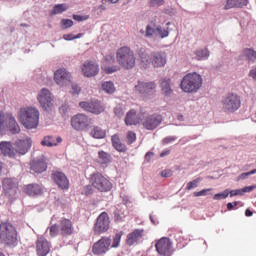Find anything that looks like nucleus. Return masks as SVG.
Masks as SVG:
<instances>
[{
	"instance_id": "1",
	"label": "nucleus",
	"mask_w": 256,
	"mask_h": 256,
	"mask_svg": "<svg viewBox=\"0 0 256 256\" xmlns=\"http://www.w3.org/2000/svg\"><path fill=\"white\" fill-rule=\"evenodd\" d=\"M139 65L141 69H148L149 65L154 67H165L167 65V54L165 52L154 51L147 54V50L138 51Z\"/></svg>"
},
{
	"instance_id": "2",
	"label": "nucleus",
	"mask_w": 256,
	"mask_h": 256,
	"mask_svg": "<svg viewBox=\"0 0 256 256\" xmlns=\"http://www.w3.org/2000/svg\"><path fill=\"white\" fill-rule=\"evenodd\" d=\"M18 121L26 129L39 127V110L33 107L21 108L18 112Z\"/></svg>"
},
{
	"instance_id": "3",
	"label": "nucleus",
	"mask_w": 256,
	"mask_h": 256,
	"mask_svg": "<svg viewBox=\"0 0 256 256\" xmlns=\"http://www.w3.org/2000/svg\"><path fill=\"white\" fill-rule=\"evenodd\" d=\"M203 85V78L201 75L194 73L186 74L180 84V87L184 93H197Z\"/></svg>"
},
{
	"instance_id": "4",
	"label": "nucleus",
	"mask_w": 256,
	"mask_h": 256,
	"mask_svg": "<svg viewBox=\"0 0 256 256\" xmlns=\"http://www.w3.org/2000/svg\"><path fill=\"white\" fill-rule=\"evenodd\" d=\"M116 59L122 69H133L135 67V52L127 46H123L117 50Z\"/></svg>"
},
{
	"instance_id": "5",
	"label": "nucleus",
	"mask_w": 256,
	"mask_h": 256,
	"mask_svg": "<svg viewBox=\"0 0 256 256\" xmlns=\"http://www.w3.org/2000/svg\"><path fill=\"white\" fill-rule=\"evenodd\" d=\"M0 241L4 245H17V230L8 221L0 224Z\"/></svg>"
},
{
	"instance_id": "6",
	"label": "nucleus",
	"mask_w": 256,
	"mask_h": 256,
	"mask_svg": "<svg viewBox=\"0 0 256 256\" xmlns=\"http://www.w3.org/2000/svg\"><path fill=\"white\" fill-rule=\"evenodd\" d=\"M90 183L100 193H107L113 189V183L99 172L91 174Z\"/></svg>"
},
{
	"instance_id": "7",
	"label": "nucleus",
	"mask_w": 256,
	"mask_h": 256,
	"mask_svg": "<svg viewBox=\"0 0 256 256\" xmlns=\"http://www.w3.org/2000/svg\"><path fill=\"white\" fill-rule=\"evenodd\" d=\"M221 107L224 113H235L241 107V97L235 93H228L222 98Z\"/></svg>"
},
{
	"instance_id": "8",
	"label": "nucleus",
	"mask_w": 256,
	"mask_h": 256,
	"mask_svg": "<svg viewBox=\"0 0 256 256\" xmlns=\"http://www.w3.org/2000/svg\"><path fill=\"white\" fill-rule=\"evenodd\" d=\"M7 128L13 135H17V133L21 132V128L17 120H15V117H13V114L5 115L3 111H0V133Z\"/></svg>"
},
{
	"instance_id": "9",
	"label": "nucleus",
	"mask_w": 256,
	"mask_h": 256,
	"mask_svg": "<svg viewBox=\"0 0 256 256\" xmlns=\"http://www.w3.org/2000/svg\"><path fill=\"white\" fill-rule=\"evenodd\" d=\"M92 120L85 114H76L71 118V127L75 131H87L91 127Z\"/></svg>"
},
{
	"instance_id": "10",
	"label": "nucleus",
	"mask_w": 256,
	"mask_h": 256,
	"mask_svg": "<svg viewBox=\"0 0 256 256\" xmlns=\"http://www.w3.org/2000/svg\"><path fill=\"white\" fill-rule=\"evenodd\" d=\"M111 241V237L102 236L92 246L93 255H105V253H107L111 248Z\"/></svg>"
},
{
	"instance_id": "11",
	"label": "nucleus",
	"mask_w": 256,
	"mask_h": 256,
	"mask_svg": "<svg viewBox=\"0 0 256 256\" xmlns=\"http://www.w3.org/2000/svg\"><path fill=\"white\" fill-rule=\"evenodd\" d=\"M110 225L111 220H109V214H107V212H102L96 219V223L93 228L94 233H97L98 235L107 233V231H109Z\"/></svg>"
},
{
	"instance_id": "12",
	"label": "nucleus",
	"mask_w": 256,
	"mask_h": 256,
	"mask_svg": "<svg viewBox=\"0 0 256 256\" xmlns=\"http://www.w3.org/2000/svg\"><path fill=\"white\" fill-rule=\"evenodd\" d=\"M155 249L158 255L171 256L173 254V243L171 239L163 237L156 241Z\"/></svg>"
},
{
	"instance_id": "13",
	"label": "nucleus",
	"mask_w": 256,
	"mask_h": 256,
	"mask_svg": "<svg viewBox=\"0 0 256 256\" xmlns=\"http://www.w3.org/2000/svg\"><path fill=\"white\" fill-rule=\"evenodd\" d=\"M14 153L15 155H27L33 147V140L31 137H25L24 139H18L14 143Z\"/></svg>"
},
{
	"instance_id": "14",
	"label": "nucleus",
	"mask_w": 256,
	"mask_h": 256,
	"mask_svg": "<svg viewBox=\"0 0 256 256\" xmlns=\"http://www.w3.org/2000/svg\"><path fill=\"white\" fill-rule=\"evenodd\" d=\"M38 103L44 109V111H49L53 107V94L49 89L42 88L37 95Z\"/></svg>"
},
{
	"instance_id": "15",
	"label": "nucleus",
	"mask_w": 256,
	"mask_h": 256,
	"mask_svg": "<svg viewBox=\"0 0 256 256\" xmlns=\"http://www.w3.org/2000/svg\"><path fill=\"white\" fill-rule=\"evenodd\" d=\"M157 89V84L155 82H143L138 81L135 86V92L142 97H148V95H153Z\"/></svg>"
},
{
	"instance_id": "16",
	"label": "nucleus",
	"mask_w": 256,
	"mask_h": 256,
	"mask_svg": "<svg viewBox=\"0 0 256 256\" xmlns=\"http://www.w3.org/2000/svg\"><path fill=\"white\" fill-rule=\"evenodd\" d=\"M101 69L106 75H111L112 73H117L121 68L118 65H115V57L113 54H108L102 61Z\"/></svg>"
},
{
	"instance_id": "17",
	"label": "nucleus",
	"mask_w": 256,
	"mask_h": 256,
	"mask_svg": "<svg viewBox=\"0 0 256 256\" xmlns=\"http://www.w3.org/2000/svg\"><path fill=\"white\" fill-rule=\"evenodd\" d=\"M161 123H163V116L160 114H152L144 119L142 125L147 131H153L157 129Z\"/></svg>"
},
{
	"instance_id": "18",
	"label": "nucleus",
	"mask_w": 256,
	"mask_h": 256,
	"mask_svg": "<svg viewBox=\"0 0 256 256\" xmlns=\"http://www.w3.org/2000/svg\"><path fill=\"white\" fill-rule=\"evenodd\" d=\"M79 106L81 107V109H84V111H88L89 113H93L94 115H100V113H103V111H105V105H103V103L98 100L93 102H80Z\"/></svg>"
},
{
	"instance_id": "19",
	"label": "nucleus",
	"mask_w": 256,
	"mask_h": 256,
	"mask_svg": "<svg viewBox=\"0 0 256 256\" xmlns=\"http://www.w3.org/2000/svg\"><path fill=\"white\" fill-rule=\"evenodd\" d=\"M54 81L60 87H64L65 84L71 83V73L67 72V69L60 68L54 73Z\"/></svg>"
},
{
	"instance_id": "20",
	"label": "nucleus",
	"mask_w": 256,
	"mask_h": 256,
	"mask_svg": "<svg viewBox=\"0 0 256 256\" xmlns=\"http://www.w3.org/2000/svg\"><path fill=\"white\" fill-rule=\"evenodd\" d=\"M81 69L84 77H95L99 75V64H97V62L86 61Z\"/></svg>"
},
{
	"instance_id": "21",
	"label": "nucleus",
	"mask_w": 256,
	"mask_h": 256,
	"mask_svg": "<svg viewBox=\"0 0 256 256\" xmlns=\"http://www.w3.org/2000/svg\"><path fill=\"white\" fill-rule=\"evenodd\" d=\"M51 251L49 241L44 237H39L36 241V253L38 256H47Z\"/></svg>"
},
{
	"instance_id": "22",
	"label": "nucleus",
	"mask_w": 256,
	"mask_h": 256,
	"mask_svg": "<svg viewBox=\"0 0 256 256\" xmlns=\"http://www.w3.org/2000/svg\"><path fill=\"white\" fill-rule=\"evenodd\" d=\"M53 181L56 183V185L59 187V189L67 190L69 189V179L63 172H54L52 173Z\"/></svg>"
},
{
	"instance_id": "23",
	"label": "nucleus",
	"mask_w": 256,
	"mask_h": 256,
	"mask_svg": "<svg viewBox=\"0 0 256 256\" xmlns=\"http://www.w3.org/2000/svg\"><path fill=\"white\" fill-rule=\"evenodd\" d=\"M145 236V230L144 229H135L134 231L130 232L127 235L126 238V245H129L130 247L139 243L141 239Z\"/></svg>"
},
{
	"instance_id": "24",
	"label": "nucleus",
	"mask_w": 256,
	"mask_h": 256,
	"mask_svg": "<svg viewBox=\"0 0 256 256\" xmlns=\"http://www.w3.org/2000/svg\"><path fill=\"white\" fill-rule=\"evenodd\" d=\"M75 228H73V222L67 218L60 220V234L63 237H69L73 235Z\"/></svg>"
},
{
	"instance_id": "25",
	"label": "nucleus",
	"mask_w": 256,
	"mask_h": 256,
	"mask_svg": "<svg viewBox=\"0 0 256 256\" xmlns=\"http://www.w3.org/2000/svg\"><path fill=\"white\" fill-rule=\"evenodd\" d=\"M0 151L4 157H10L11 159H15V146L11 144V142L2 141L0 142Z\"/></svg>"
},
{
	"instance_id": "26",
	"label": "nucleus",
	"mask_w": 256,
	"mask_h": 256,
	"mask_svg": "<svg viewBox=\"0 0 256 256\" xmlns=\"http://www.w3.org/2000/svg\"><path fill=\"white\" fill-rule=\"evenodd\" d=\"M125 125H139L141 123V117L137 114V111L130 110L125 117Z\"/></svg>"
},
{
	"instance_id": "27",
	"label": "nucleus",
	"mask_w": 256,
	"mask_h": 256,
	"mask_svg": "<svg viewBox=\"0 0 256 256\" xmlns=\"http://www.w3.org/2000/svg\"><path fill=\"white\" fill-rule=\"evenodd\" d=\"M248 3V0H226L224 9L226 11H228V9H243V7H247Z\"/></svg>"
},
{
	"instance_id": "28",
	"label": "nucleus",
	"mask_w": 256,
	"mask_h": 256,
	"mask_svg": "<svg viewBox=\"0 0 256 256\" xmlns=\"http://www.w3.org/2000/svg\"><path fill=\"white\" fill-rule=\"evenodd\" d=\"M3 189L8 195H15L17 193V184L11 178H5L2 182Z\"/></svg>"
},
{
	"instance_id": "29",
	"label": "nucleus",
	"mask_w": 256,
	"mask_h": 256,
	"mask_svg": "<svg viewBox=\"0 0 256 256\" xmlns=\"http://www.w3.org/2000/svg\"><path fill=\"white\" fill-rule=\"evenodd\" d=\"M24 191L25 194L29 195L30 197H35L36 195H41L43 193L41 186L38 184H28L25 186Z\"/></svg>"
},
{
	"instance_id": "30",
	"label": "nucleus",
	"mask_w": 256,
	"mask_h": 256,
	"mask_svg": "<svg viewBox=\"0 0 256 256\" xmlns=\"http://www.w3.org/2000/svg\"><path fill=\"white\" fill-rule=\"evenodd\" d=\"M31 171L33 173H43L47 171V162H45V160L32 161Z\"/></svg>"
},
{
	"instance_id": "31",
	"label": "nucleus",
	"mask_w": 256,
	"mask_h": 256,
	"mask_svg": "<svg viewBox=\"0 0 256 256\" xmlns=\"http://www.w3.org/2000/svg\"><path fill=\"white\" fill-rule=\"evenodd\" d=\"M161 93L164 97H171L173 89H171V79H164L160 83Z\"/></svg>"
},
{
	"instance_id": "32",
	"label": "nucleus",
	"mask_w": 256,
	"mask_h": 256,
	"mask_svg": "<svg viewBox=\"0 0 256 256\" xmlns=\"http://www.w3.org/2000/svg\"><path fill=\"white\" fill-rule=\"evenodd\" d=\"M111 141L112 146L114 147V149H116V151H119V153H125V151H127V146H125V144L121 142V138L119 137V135L114 134L111 138Z\"/></svg>"
},
{
	"instance_id": "33",
	"label": "nucleus",
	"mask_w": 256,
	"mask_h": 256,
	"mask_svg": "<svg viewBox=\"0 0 256 256\" xmlns=\"http://www.w3.org/2000/svg\"><path fill=\"white\" fill-rule=\"evenodd\" d=\"M63 139L61 137H58L57 139L53 138L52 136H46L41 141V145L43 147H55L61 143Z\"/></svg>"
},
{
	"instance_id": "34",
	"label": "nucleus",
	"mask_w": 256,
	"mask_h": 256,
	"mask_svg": "<svg viewBox=\"0 0 256 256\" xmlns=\"http://www.w3.org/2000/svg\"><path fill=\"white\" fill-rule=\"evenodd\" d=\"M90 135L91 137H93L94 139H105L106 135H107V131L103 130L101 127L99 126H93V128L90 131Z\"/></svg>"
},
{
	"instance_id": "35",
	"label": "nucleus",
	"mask_w": 256,
	"mask_h": 256,
	"mask_svg": "<svg viewBox=\"0 0 256 256\" xmlns=\"http://www.w3.org/2000/svg\"><path fill=\"white\" fill-rule=\"evenodd\" d=\"M243 57H246L247 61H250L251 63H255L256 61V51L251 48H245L242 51Z\"/></svg>"
},
{
	"instance_id": "36",
	"label": "nucleus",
	"mask_w": 256,
	"mask_h": 256,
	"mask_svg": "<svg viewBox=\"0 0 256 256\" xmlns=\"http://www.w3.org/2000/svg\"><path fill=\"white\" fill-rule=\"evenodd\" d=\"M255 189V186H246L242 189H236L228 192L230 197H237V195H243V193H251Z\"/></svg>"
},
{
	"instance_id": "37",
	"label": "nucleus",
	"mask_w": 256,
	"mask_h": 256,
	"mask_svg": "<svg viewBox=\"0 0 256 256\" xmlns=\"http://www.w3.org/2000/svg\"><path fill=\"white\" fill-rule=\"evenodd\" d=\"M67 9H69V6H67V4L55 5L51 12V15H59L61 13H65V11H67Z\"/></svg>"
},
{
	"instance_id": "38",
	"label": "nucleus",
	"mask_w": 256,
	"mask_h": 256,
	"mask_svg": "<svg viewBox=\"0 0 256 256\" xmlns=\"http://www.w3.org/2000/svg\"><path fill=\"white\" fill-rule=\"evenodd\" d=\"M123 237V232L116 233L113 237V240L111 241L110 247L112 249H117L119 245H121V238Z\"/></svg>"
},
{
	"instance_id": "39",
	"label": "nucleus",
	"mask_w": 256,
	"mask_h": 256,
	"mask_svg": "<svg viewBox=\"0 0 256 256\" xmlns=\"http://www.w3.org/2000/svg\"><path fill=\"white\" fill-rule=\"evenodd\" d=\"M102 89L105 93L113 94L115 93V84L111 81H106L102 83Z\"/></svg>"
},
{
	"instance_id": "40",
	"label": "nucleus",
	"mask_w": 256,
	"mask_h": 256,
	"mask_svg": "<svg viewBox=\"0 0 256 256\" xmlns=\"http://www.w3.org/2000/svg\"><path fill=\"white\" fill-rule=\"evenodd\" d=\"M98 157L101 163H111V154L105 152V151H99L98 152Z\"/></svg>"
},
{
	"instance_id": "41",
	"label": "nucleus",
	"mask_w": 256,
	"mask_h": 256,
	"mask_svg": "<svg viewBox=\"0 0 256 256\" xmlns=\"http://www.w3.org/2000/svg\"><path fill=\"white\" fill-rule=\"evenodd\" d=\"M137 141V134L133 131H128L126 134V143L128 145H133Z\"/></svg>"
},
{
	"instance_id": "42",
	"label": "nucleus",
	"mask_w": 256,
	"mask_h": 256,
	"mask_svg": "<svg viewBox=\"0 0 256 256\" xmlns=\"http://www.w3.org/2000/svg\"><path fill=\"white\" fill-rule=\"evenodd\" d=\"M201 177L194 179L187 183L186 190L191 191V189H195L198 187L199 183H201Z\"/></svg>"
},
{
	"instance_id": "43",
	"label": "nucleus",
	"mask_w": 256,
	"mask_h": 256,
	"mask_svg": "<svg viewBox=\"0 0 256 256\" xmlns=\"http://www.w3.org/2000/svg\"><path fill=\"white\" fill-rule=\"evenodd\" d=\"M81 37H83V34L82 33H79L77 35H73V34H64L63 35V39L65 41H73L75 39H81Z\"/></svg>"
},
{
	"instance_id": "44",
	"label": "nucleus",
	"mask_w": 256,
	"mask_h": 256,
	"mask_svg": "<svg viewBox=\"0 0 256 256\" xmlns=\"http://www.w3.org/2000/svg\"><path fill=\"white\" fill-rule=\"evenodd\" d=\"M229 197V190H225L224 192L222 193H217L214 195L213 199L215 201H219L221 199H227Z\"/></svg>"
},
{
	"instance_id": "45",
	"label": "nucleus",
	"mask_w": 256,
	"mask_h": 256,
	"mask_svg": "<svg viewBox=\"0 0 256 256\" xmlns=\"http://www.w3.org/2000/svg\"><path fill=\"white\" fill-rule=\"evenodd\" d=\"M196 56L198 57L199 60L201 59H207L209 57V50L204 49V50H198L196 52Z\"/></svg>"
},
{
	"instance_id": "46",
	"label": "nucleus",
	"mask_w": 256,
	"mask_h": 256,
	"mask_svg": "<svg viewBox=\"0 0 256 256\" xmlns=\"http://www.w3.org/2000/svg\"><path fill=\"white\" fill-rule=\"evenodd\" d=\"M157 33L160 35L161 39H165V37H169V30L164 29L161 26L156 28Z\"/></svg>"
},
{
	"instance_id": "47",
	"label": "nucleus",
	"mask_w": 256,
	"mask_h": 256,
	"mask_svg": "<svg viewBox=\"0 0 256 256\" xmlns=\"http://www.w3.org/2000/svg\"><path fill=\"white\" fill-rule=\"evenodd\" d=\"M50 237H57L59 235V226L57 224L52 225L49 228Z\"/></svg>"
},
{
	"instance_id": "48",
	"label": "nucleus",
	"mask_w": 256,
	"mask_h": 256,
	"mask_svg": "<svg viewBox=\"0 0 256 256\" xmlns=\"http://www.w3.org/2000/svg\"><path fill=\"white\" fill-rule=\"evenodd\" d=\"M61 23L64 29H69V27H73V20L71 19H62Z\"/></svg>"
},
{
	"instance_id": "49",
	"label": "nucleus",
	"mask_w": 256,
	"mask_h": 256,
	"mask_svg": "<svg viewBox=\"0 0 256 256\" xmlns=\"http://www.w3.org/2000/svg\"><path fill=\"white\" fill-rule=\"evenodd\" d=\"M164 3L165 0H150V7H161Z\"/></svg>"
},
{
	"instance_id": "50",
	"label": "nucleus",
	"mask_w": 256,
	"mask_h": 256,
	"mask_svg": "<svg viewBox=\"0 0 256 256\" xmlns=\"http://www.w3.org/2000/svg\"><path fill=\"white\" fill-rule=\"evenodd\" d=\"M209 191H212V189L208 188V189H203L199 192H194V197H204L205 195H207V193H209Z\"/></svg>"
},
{
	"instance_id": "51",
	"label": "nucleus",
	"mask_w": 256,
	"mask_h": 256,
	"mask_svg": "<svg viewBox=\"0 0 256 256\" xmlns=\"http://www.w3.org/2000/svg\"><path fill=\"white\" fill-rule=\"evenodd\" d=\"M71 89L72 95H79L81 93V87L77 84H72Z\"/></svg>"
},
{
	"instance_id": "52",
	"label": "nucleus",
	"mask_w": 256,
	"mask_h": 256,
	"mask_svg": "<svg viewBox=\"0 0 256 256\" xmlns=\"http://www.w3.org/2000/svg\"><path fill=\"white\" fill-rule=\"evenodd\" d=\"M255 173H256V169H253V170H251L250 172H244V173H242V174L238 177V179H239V180H240V179H246V178L249 177V175H255Z\"/></svg>"
},
{
	"instance_id": "53",
	"label": "nucleus",
	"mask_w": 256,
	"mask_h": 256,
	"mask_svg": "<svg viewBox=\"0 0 256 256\" xmlns=\"http://www.w3.org/2000/svg\"><path fill=\"white\" fill-rule=\"evenodd\" d=\"M154 33H155V29L148 25L146 27V37H153Z\"/></svg>"
},
{
	"instance_id": "54",
	"label": "nucleus",
	"mask_w": 256,
	"mask_h": 256,
	"mask_svg": "<svg viewBox=\"0 0 256 256\" xmlns=\"http://www.w3.org/2000/svg\"><path fill=\"white\" fill-rule=\"evenodd\" d=\"M93 193V185H87L84 187V195H91Z\"/></svg>"
},
{
	"instance_id": "55",
	"label": "nucleus",
	"mask_w": 256,
	"mask_h": 256,
	"mask_svg": "<svg viewBox=\"0 0 256 256\" xmlns=\"http://www.w3.org/2000/svg\"><path fill=\"white\" fill-rule=\"evenodd\" d=\"M114 113L117 117H122L123 115V108L122 107H116L114 108Z\"/></svg>"
},
{
	"instance_id": "56",
	"label": "nucleus",
	"mask_w": 256,
	"mask_h": 256,
	"mask_svg": "<svg viewBox=\"0 0 256 256\" xmlns=\"http://www.w3.org/2000/svg\"><path fill=\"white\" fill-rule=\"evenodd\" d=\"M173 175V171L171 170H164L161 172V177H171Z\"/></svg>"
},
{
	"instance_id": "57",
	"label": "nucleus",
	"mask_w": 256,
	"mask_h": 256,
	"mask_svg": "<svg viewBox=\"0 0 256 256\" xmlns=\"http://www.w3.org/2000/svg\"><path fill=\"white\" fill-rule=\"evenodd\" d=\"M175 139H176L175 137H166V138L163 139V144L167 145V144L175 141Z\"/></svg>"
},
{
	"instance_id": "58",
	"label": "nucleus",
	"mask_w": 256,
	"mask_h": 256,
	"mask_svg": "<svg viewBox=\"0 0 256 256\" xmlns=\"http://www.w3.org/2000/svg\"><path fill=\"white\" fill-rule=\"evenodd\" d=\"M249 77H252L256 81V67L250 70Z\"/></svg>"
},
{
	"instance_id": "59",
	"label": "nucleus",
	"mask_w": 256,
	"mask_h": 256,
	"mask_svg": "<svg viewBox=\"0 0 256 256\" xmlns=\"http://www.w3.org/2000/svg\"><path fill=\"white\" fill-rule=\"evenodd\" d=\"M73 19L75 21H85V17H83L81 15H73Z\"/></svg>"
},
{
	"instance_id": "60",
	"label": "nucleus",
	"mask_w": 256,
	"mask_h": 256,
	"mask_svg": "<svg viewBox=\"0 0 256 256\" xmlns=\"http://www.w3.org/2000/svg\"><path fill=\"white\" fill-rule=\"evenodd\" d=\"M106 3H119V0H102V4L105 5Z\"/></svg>"
},
{
	"instance_id": "61",
	"label": "nucleus",
	"mask_w": 256,
	"mask_h": 256,
	"mask_svg": "<svg viewBox=\"0 0 256 256\" xmlns=\"http://www.w3.org/2000/svg\"><path fill=\"white\" fill-rule=\"evenodd\" d=\"M245 216L246 217H253V211L249 210V209H246L245 210Z\"/></svg>"
},
{
	"instance_id": "62",
	"label": "nucleus",
	"mask_w": 256,
	"mask_h": 256,
	"mask_svg": "<svg viewBox=\"0 0 256 256\" xmlns=\"http://www.w3.org/2000/svg\"><path fill=\"white\" fill-rule=\"evenodd\" d=\"M227 209H228V211H233V209H235V206L233 205V203L229 202L227 204Z\"/></svg>"
},
{
	"instance_id": "63",
	"label": "nucleus",
	"mask_w": 256,
	"mask_h": 256,
	"mask_svg": "<svg viewBox=\"0 0 256 256\" xmlns=\"http://www.w3.org/2000/svg\"><path fill=\"white\" fill-rule=\"evenodd\" d=\"M153 155H154L153 152H147L145 155V159H147V161H149Z\"/></svg>"
},
{
	"instance_id": "64",
	"label": "nucleus",
	"mask_w": 256,
	"mask_h": 256,
	"mask_svg": "<svg viewBox=\"0 0 256 256\" xmlns=\"http://www.w3.org/2000/svg\"><path fill=\"white\" fill-rule=\"evenodd\" d=\"M150 221L151 223H153V225H157L159 222L155 221V218L153 217V215H150Z\"/></svg>"
}]
</instances>
